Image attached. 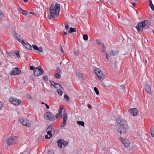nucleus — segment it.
<instances>
[{"label":"nucleus","mask_w":154,"mask_h":154,"mask_svg":"<svg viewBox=\"0 0 154 154\" xmlns=\"http://www.w3.org/2000/svg\"><path fill=\"white\" fill-rule=\"evenodd\" d=\"M50 8V15L48 16V19H50L51 17H56L58 16L60 10V5L59 4L56 3L55 6L54 4H51Z\"/></svg>","instance_id":"f257e3e1"},{"label":"nucleus","mask_w":154,"mask_h":154,"mask_svg":"<svg viewBox=\"0 0 154 154\" xmlns=\"http://www.w3.org/2000/svg\"><path fill=\"white\" fill-rule=\"evenodd\" d=\"M149 22V20H145L138 23L135 27L137 31L139 32H141L143 31V29L149 28V27L148 24Z\"/></svg>","instance_id":"f03ea898"},{"label":"nucleus","mask_w":154,"mask_h":154,"mask_svg":"<svg viewBox=\"0 0 154 154\" xmlns=\"http://www.w3.org/2000/svg\"><path fill=\"white\" fill-rule=\"evenodd\" d=\"M94 71L95 75L100 80H103L104 79V75L100 69L95 67Z\"/></svg>","instance_id":"7ed1b4c3"},{"label":"nucleus","mask_w":154,"mask_h":154,"mask_svg":"<svg viewBox=\"0 0 154 154\" xmlns=\"http://www.w3.org/2000/svg\"><path fill=\"white\" fill-rule=\"evenodd\" d=\"M45 118L50 121L54 120L55 118L54 115L50 112H46L45 114Z\"/></svg>","instance_id":"20e7f679"},{"label":"nucleus","mask_w":154,"mask_h":154,"mask_svg":"<svg viewBox=\"0 0 154 154\" xmlns=\"http://www.w3.org/2000/svg\"><path fill=\"white\" fill-rule=\"evenodd\" d=\"M6 141L8 145H11L16 143L17 140L15 137L10 136L7 139Z\"/></svg>","instance_id":"39448f33"},{"label":"nucleus","mask_w":154,"mask_h":154,"mask_svg":"<svg viewBox=\"0 0 154 154\" xmlns=\"http://www.w3.org/2000/svg\"><path fill=\"white\" fill-rule=\"evenodd\" d=\"M116 122L118 127L128 125L127 122L120 117L117 118L116 120Z\"/></svg>","instance_id":"423d86ee"},{"label":"nucleus","mask_w":154,"mask_h":154,"mask_svg":"<svg viewBox=\"0 0 154 154\" xmlns=\"http://www.w3.org/2000/svg\"><path fill=\"white\" fill-rule=\"evenodd\" d=\"M44 72V70L40 66H38L35 68L34 71V75L35 76L41 75Z\"/></svg>","instance_id":"0eeeda50"},{"label":"nucleus","mask_w":154,"mask_h":154,"mask_svg":"<svg viewBox=\"0 0 154 154\" xmlns=\"http://www.w3.org/2000/svg\"><path fill=\"white\" fill-rule=\"evenodd\" d=\"M67 116V114L65 111L64 110L63 111V122L60 125V126L61 127L63 128L65 126L66 123Z\"/></svg>","instance_id":"6e6552de"},{"label":"nucleus","mask_w":154,"mask_h":154,"mask_svg":"<svg viewBox=\"0 0 154 154\" xmlns=\"http://www.w3.org/2000/svg\"><path fill=\"white\" fill-rule=\"evenodd\" d=\"M118 131L120 134H124L125 133L128 128V125L119 126Z\"/></svg>","instance_id":"1a4fd4ad"},{"label":"nucleus","mask_w":154,"mask_h":154,"mask_svg":"<svg viewBox=\"0 0 154 154\" xmlns=\"http://www.w3.org/2000/svg\"><path fill=\"white\" fill-rule=\"evenodd\" d=\"M19 121L22 123L23 125L27 127H29L31 125V124L29 123L28 120L24 118H21L19 119Z\"/></svg>","instance_id":"9d476101"},{"label":"nucleus","mask_w":154,"mask_h":154,"mask_svg":"<svg viewBox=\"0 0 154 154\" xmlns=\"http://www.w3.org/2000/svg\"><path fill=\"white\" fill-rule=\"evenodd\" d=\"M21 73V71L20 69L18 67H15L11 70V75H20Z\"/></svg>","instance_id":"9b49d317"},{"label":"nucleus","mask_w":154,"mask_h":154,"mask_svg":"<svg viewBox=\"0 0 154 154\" xmlns=\"http://www.w3.org/2000/svg\"><path fill=\"white\" fill-rule=\"evenodd\" d=\"M9 100L10 102L16 106L18 105L21 102L20 100H18L14 98H10Z\"/></svg>","instance_id":"f8f14e48"},{"label":"nucleus","mask_w":154,"mask_h":154,"mask_svg":"<svg viewBox=\"0 0 154 154\" xmlns=\"http://www.w3.org/2000/svg\"><path fill=\"white\" fill-rule=\"evenodd\" d=\"M13 32L14 33V36L16 37L19 42L22 43L24 41V40L20 39L21 35L17 33L14 30H13Z\"/></svg>","instance_id":"ddd939ff"},{"label":"nucleus","mask_w":154,"mask_h":154,"mask_svg":"<svg viewBox=\"0 0 154 154\" xmlns=\"http://www.w3.org/2000/svg\"><path fill=\"white\" fill-rule=\"evenodd\" d=\"M128 112L131 115L134 116L137 115L138 112V110L136 108H132L131 109H129Z\"/></svg>","instance_id":"4468645a"},{"label":"nucleus","mask_w":154,"mask_h":154,"mask_svg":"<svg viewBox=\"0 0 154 154\" xmlns=\"http://www.w3.org/2000/svg\"><path fill=\"white\" fill-rule=\"evenodd\" d=\"M144 89L145 91L149 95H152L151 88L148 84H145L144 86Z\"/></svg>","instance_id":"2eb2a0df"},{"label":"nucleus","mask_w":154,"mask_h":154,"mask_svg":"<svg viewBox=\"0 0 154 154\" xmlns=\"http://www.w3.org/2000/svg\"><path fill=\"white\" fill-rule=\"evenodd\" d=\"M32 47L33 49L37 51V53H39L43 52V49L41 46H40L39 48H38L36 45H32Z\"/></svg>","instance_id":"dca6fc26"},{"label":"nucleus","mask_w":154,"mask_h":154,"mask_svg":"<svg viewBox=\"0 0 154 154\" xmlns=\"http://www.w3.org/2000/svg\"><path fill=\"white\" fill-rule=\"evenodd\" d=\"M22 44L24 45V46L28 49L29 50H32V47L31 45L29 44L28 42H24V41L22 43Z\"/></svg>","instance_id":"f3484780"},{"label":"nucleus","mask_w":154,"mask_h":154,"mask_svg":"<svg viewBox=\"0 0 154 154\" xmlns=\"http://www.w3.org/2000/svg\"><path fill=\"white\" fill-rule=\"evenodd\" d=\"M122 143L126 147H128L129 146L130 143L128 140H122Z\"/></svg>","instance_id":"a211bd4d"},{"label":"nucleus","mask_w":154,"mask_h":154,"mask_svg":"<svg viewBox=\"0 0 154 154\" xmlns=\"http://www.w3.org/2000/svg\"><path fill=\"white\" fill-rule=\"evenodd\" d=\"M119 51L118 50H111L110 51V54L111 56H114L118 54Z\"/></svg>","instance_id":"6ab92c4d"},{"label":"nucleus","mask_w":154,"mask_h":154,"mask_svg":"<svg viewBox=\"0 0 154 154\" xmlns=\"http://www.w3.org/2000/svg\"><path fill=\"white\" fill-rule=\"evenodd\" d=\"M62 139H59L57 141V145L58 147L61 148H62Z\"/></svg>","instance_id":"aec40b11"},{"label":"nucleus","mask_w":154,"mask_h":154,"mask_svg":"<svg viewBox=\"0 0 154 154\" xmlns=\"http://www.w3.org/2000/svg\"><path fill=\"white\" fill-rule=\"evenodd\" d=\"M149 6L152 11H154V6L152 4V0H149Z\"/></svg>","instance_id":"412c9836"},{"label":"nucleus","mask_w":154,"mask_h":154,"mask_svg":"<svg viewBox=\"0 0 154 154\" xmlns=\"http://www.w3.org/2000/svg\"><path fill=\"white\" fill-rule=\"evenodd\" d=\"M150 133L152 137H154V126H152L150 128Z\"/></svg>","instance_id":"4be33fe9"},{"label":"nucleus","mask_w":154,"mask_h":154,"mask_svg":"<svg viewBox=\"0 0 154 154\" xmlns=\"http://www.w3.org/2000/svg\"><path fill=\"white\" fill-rule=\"evenodd\" d=\"M12 54L16 55L18 58H20V57L19 51H18L16 50L13 51Z\"/></svg>","instance_id":"5701e85b"},{"label":"nucleus","mask_w":154,"mask_h":154,"mask_svg":"<svg viewBox=\"0 0 154 154\" xmlns=\"http://www.w3.org/2000/svg\"><path fill=\"white\" fill-rule=\"evenodd\" d=\"M49 130V131H54V133L55 132V130H54V128H53V126L51 125H49L48 126L46 130Z\"/></svg>","instance_id":"b1692460"},{"label":"nucleus","mask_w":154,"mask_h":154,"mask_svg":"<svg viewBox=\"0 0 154 154\" xmlns=\"http://www.w3.org/2000/svg\"><path fill=\"white\" fill-rule=\"evenodd\" d=\"M76 32V29L75 28L70 27L69 28V30L68 32L69 33H71Z\"/></svg>","instance_id":"393cba45"},{"label":"nucleus","mask_w":154,"mask_h":154,"mask_svg":"<svg viewBox=\"0 0 154 154\" xmlns=\"http://www.w3.org/2000/svg\"><path fill=\"white\" fill-rule=\"evenodd\" d=\"M77 123L79 125L82 126H84L85 123L83 121H77Z\"/></svg>","instance_id":"a878e982"},{"label":"nucleus","mask_w":154,"mask_h":154,"mask_svg":"<svg viewBox=\"0 0 154 154\" xmlns=\"http://www.w3.org/2000/svg\"><path fill=\"white\" fill-rule=\"evenodd\" d=\"M43 79L45 82H47L48 81V76L44 75L43 76Z\"/></svg>","instance_id":"bb28decb"},{"label":"nucleus","mask_w":154,"mask_h":154,"mask_svg":"<svg viewBox=\"0 0 154 154\" xmlns=\"http://www.w3.org/2000/svg\"><path fill=\"white\" fill-rule=\"evenodd\" d=\"M54 87L55 88H60L61 89L63 88L60 85L57 83L54 86Z\"/></svg>","instance_id":"cd10ccee"},{"label":"nucleus","mask_w":154,"mask_h":154,"mask_svg":"<svg viewBox=\"0 0 154 154\" xmlns=\"http://www.w3.org/2000/svg\"><path fill=\"white\" fill-rule=\"evenodd\" d=\"M83 39L86 41L88 40V35L86 34H84L83 35Z\"/></svg>","instance_id":"c85d7f7f"},{"label":"nucleus","mask_w":154,"mask_h":154,"mask_svg":"<svg viewBox=\"0 0 154 154\" xmlns=\"http://www.w3.org/2000/svg\"><path fill=\"white\" fill-rule=\"evenodd\" d=\"M102 46H103V47H102V48H101V49L102 50L104 54H105L106 53V51H105L106 48L105 47L104 45L103 44H102Z\"/></svg>","instance_id":"c756f323"},{"label":"nucleus","mask_w":154,"mask_h":154,"mask_svg":"<svg viewBox=\"0 0 154 154\" xmlns=\"http://www.w3.org/2000/svg\"><path fill=\"white\" fill-rule=\"evenodd\" d=\"M54 77L55 78L60 79L61 77V75L59 73H57L55 75Z\"/></svg>","instance_id":"7c9ffc66"},{"label":"nucleus","mask_w":154,"mask_h":154,"mask_svg":"<svg viewBox=\"0 0 154 154\" xmlns=\"http://www.w3.org/2000/svg\"><path fill=\"white\" fill-rule=\"evenodd\" d=\"M57 91L58 94L60 95L61 96L63 94V92L60 89H57Z\"/></svg>","instance_id":"2f4dec72"},{"label":"nucleus","mask_w":154,"mask_h":154,"mask_svg":"<svg viewBox=\"0 0 154 154\" xmlns=\"http://www.w3.org/2000/svg\"><path fill=\"white\" fill-rule=\"evenodd\" d=\"M63 144L65 146H66L68 144V143L67 141H65L63 139H62Z\"/></svg>","instance_id":"473e14b6"},{"label":"nucleus","mask_w":154,"mask_h":154,"mask_svg":"<svg viewBox=\"0 0 154 154\" xmlns=\"http://www.w3.org/2000/svg\"><path fill=\"white\" fill-rule=\"evenodd\" d=\"M76 76L78 77H81L82 76V74H81L80 72H77L76 71Z\"/></svg>","instance_id":"72a5a7b5"},{"label":"nucleus","mask_w":154,"mask_h":154,"mask_svg":"<svg viewBox=\"0 0 154 154\" xmlns=\"http://www.w3.org/2000/svg\"><path fill=\"white\" fill-rule=\"evenodd\" d=\"M94 90L96 94L98 95L99 94V91L96 87L94 88Z\"/></svg>","instance_id":"f704fd0d"},{"label":"nucleus","mask_w":154,"mask_h":154,"mask_svg":"<svg viewBox=\"0 0 154 154\" xmlns=\"http://www.w3.org/2000/svg\"><path fill=\"white\" fill-rule=\"evenodd\" d=\"M64 98L67 101H68L69 100V98L68 96L66 94H64Z\"/></svg>","instance_id":"c9c22d12"},{"label":"nucleus","mask_w":154,"mask_h":154,"mask_svg":"<svg viewBox=\"0 0 154 154\" xmlns=\"http://www.w3.org/2000/svg\"><path fill=\"white\" fill-rule=\"evenodd\" d=\"M22 13L23 15H27V14H28V12L27 11L24 10L23 12H22Z\"/></svg>","instance_id":"e433bc0d"},{"label":"nucleus","mask_w":154,"mask_h":154,"mask_svg":"<svg viewBox=\"0 0 154 154\" xmlns=\"http://www.w3.org/2000/svg\"><path fill=\"white\" fill-rule=\"evenodd\" d=\"M51 85L54 87L55 85L57 83L55 82L54 81L51 80H49Z\"/></svg>","instance_id":"4c0bfd02"},{"label":"nucleus","mask_w":154,"mask_h":154,"mask_svg":"<svg viewBox=\"0 0 154 154\" xmlns=\"http://www.w3.org/2000/svg\"><path fill=\"white\" fill-rule=\"evenodd\" d=\"M4 17V16L3 15L2 13L0 11V21Z\"/></svg>","instance_id":"58836bf2"},{"label":"nucleus","mask_w":154,"mask_h":154,"mask_svg":"<svg viewBox=\"0 0 154 154\" xmlns=\"http://www.w3.org/2000/svg\"><path fill=\"white\" fill-rule=\"evenodd\" d=\"M74 54L76 56H78L79 54V51L77 50L75 51Z\"/></svg>","instance_id":"ea45409f"},{"label":"nucleus","mask_w":154,"mask_h":154,"mask_svg":"<svg viewBox=\"0 0 154 154\" xmlns=\"http://www.w3.org/2000/svg\"><path fill=\"white\" fill-rule=\"evenodd\" d=\"M35 67L33 66H31L30 67V69L31 70H33V71L34 73V71L35 70Z\"/></svg>","instance_id":"a19ab883"},{"label":"nucleus","mask_w":154,"mask_h":154,"mask_svg":"<svg viewBox=\"0 0 154 154\" xmlns=\"http://www.w3.org/2000/svg\"><path fill=\"white\" fill-rule=\"evenodd\" d=\"M6 53L7 55V57L8 56H11L12 55V53L11 52H9L7 51H6Z\"/></svg>","instance_id":"79ce46f5"},{"label":"nucleus","mask_w":154,"mask_h":154,"mask_svg":"<svg viewBox=\"0 0 154 154\" xmlns=\"http://www.w3.org/2000/svg\"><path fill=\"white\" fill-rule=\"evenodd\" d=\"M105 54L106 58L107 60H108L109 59V55L107 53V52H106L104 54Z\"/></svg>","instance_id":"37998d69"},{"label":"nucleus","mask_w":154,"mask_h":154,"mask_svg":"<svg viewBox=\"0 0 154 154\" xmlns=\"http://www.w3.org/2000/svg\"><path fill=\"white\" fill-rule=\"evenodd\" d=\"M57 72H58L57 73H60L61 72V70L60 69L59 67H58L57 68Z\"/></svg>","instance_id":"c03bdc74"},{"label":"nucleus","mask_w":154,"mask_h":154,"mask_svg":"<svg viewBox=\"0 0 154 154\" xmlns=\"http://www.w3.org/2000/svg\"><path fill=\"white\" fill-rule=\"evenodd\" d=\"M96 41L97 43L99 45H100V46H101L102 44H101V42L98 40H97Z\"/></svg>","instance_id":"a18cd8bd"},{"label":"nucleus","mask_w":154,"mask_h":154,"mask_svg":"<svg viewBox=\"0 0 154 154\" xmlns=\"http://www.w3.org/2000/svg\"><path fill=\"white\" fill-rule=\"evenodd\" d=\"M63 109V108H62L61 107L59 109V110H58V112H59L58 113L60 114V113L62 112Z\"/></svg>","instance_id":"49530a36"},{"label":"nucleus","mask_w":154,"mask_h":154,"mask_svg":"<svg viewBox=\"0 0 154 154\" xmlns=\"http://www.w3.org/2000/svg\"><path fill=\"white\" fill-rule=\"evenodd\" d=\"M60 115H61V116H62V114H60V113H57L56 115H55V117H56V118L57 119V117L59 116Z\"/></svg>","instance_id":"de8ad7c7"},{"label":"nucleus","mask_w":154,"mask_h":154,"mask_svg":"<svg viewBox=\"0 0 154 154\" xmlns=\"http://www.w3.org/2000/svg\"><path fill=\"white\" fill-rule=\"evenodd\" d=\"M45 138L46 139H50V137H48L47 135L45 136Z\"/></svg>","instance_id":"09e8293b"},{"label":"nucleus","mask_w":154,"mask_h":154,"mask_svg":"<svg viewBox=\"0 0 154 154\" xmlns=\"http://www.w3.org/2000/svg\"><path fill=\"white\" fill-rule=\"evenodd\" d=\"M18 10L21 13L24 10L22 8H20V7H19V8H18Z\"/></svg>","instance_id":"8fccbe9b"},{"label":"nucleus","mask_w":154,"mask_h":154,"mask_svg":"<svg viewBox=\"0 0 154 154\" xmlns=\"http://www.w3.org/2000/svg\"><path fill=\"white\" fill-rule=\"evenodd\" d=\"M65 29H69V26L68 25H67V24H65Z\"/></svg>","instance_id":"3c124183"},{"label":"nucleus","mask_w":154,"mask_h":154,"mask_svg":"<svg viewBox=\"0 0 154 154\" xmlns=\"http://www.w3.org/2000/svg\"><path fill=\"white\" fill-rule=\"evenodd\" d=\"M51 133V131H47V134L48 135H49Z\"/></svg>","instance_id":"603ef678"},{"label":"nucleus","mask_w":154,"mask_h":154,"mask_svg":"<svg viewBox=\"0 0 154 154\" xmlns=\"http://www.w3.org/2000/svg\"><path fill=\"white\" fill-rule=\"evenodd\" d=\"M45 105L46 107V108L47 109H49V106L46 104H45Z\"/></svg>","instance_id":"864d4df0"},{"label":"nucleus","mask_w":154,"mask_h":154,"mask_svg":"<svg viewBox=\"0 0 154 154\" xmlns=\"http://www.w3.org/2000/svg\"><path fill=\"white\" fill-rule=\"evenodd\" d=\"M88 106V108H91V106L90 104H88V106Z\"/></svg>","instance_id":"5fc2aeb1"},{"label":"nucleus","mask_w":154,"mask_h":154,"mask_svg":"<svg viewBox=\"0 0 154 154\" xmlns=\"http://www.w3.org/2000/svg\"><path fill=\"white\" fill-rule=\"evenodd\" d=\"M63 34L65 35H66L67 34V33L63 31Z\"/></svg>","instance_id":"6e6d98bb"},{"label":"nucleus","mask_w":154,"mask_h":154,"mask_svg":"<svg viewBox=\"0 0 154 154\" xmlns=\"http://www.w3.org/2000/svg\"><path fill=\"white\" fill-rule=\"evenodd\" d=\"M60 50L62 52V53H64V51L63 50V49H62V47H61V48H60Z\"/></svg>","instance_id":"4d7b16f0"},{"label":"nucleus","mask_w":154,"mask_h":154,"mask_svg":"<svg viewBox=\"0 0 154 154\" xmlns=\"http://www.w3.org/2000/svg\"><path fill=\"white\" fill-rule=\"evenodd\" d=\"M132 5L134 6L135 7L136 5V3L134 2H133L132 3Z\"/></svg>","instance_id":"13d9d810"},{"label":"nucleus","mask_w":154,"mask_h":154,"mask_svg":"<svg viewBox=\"0 0 154 154\" xmlns=\"http://www.w3.org/2000/svg\"><path fill=\"white\" fill-rule=\"evenodd\" d=\"M2 103L0 101V107H1L2 106Z\"/></svg>","instance_id":"bf43d9fd"},{"label":"nucleus","mask_w":154,"mask_h":154,"mask_svg":"<svg viewBox=\"0 0 154 154\" xmlns=\"http://www.w3.org/2000/svg\"><path fill=\"white\" fill-rule=\"evenodd\" d=\"M29 14H35L34 13H33L32 12H30Z\"/></svg>","instance_id":"052dcab7"},{"label":"nucleus","mask_w":154,"mask_h":154,"mask_svg":"<svg viewBox=\"0 0 154 154\" xmlns=\"http://www.w3.org/2000/svg\"><path fill=\"white\" fill-rule=\"evenodd\" d=\"M49 135V137H50V138H51V137H52V134H51H51H50Z\"/></svg>","instance_id":"680f3d73"},{"label":"nucleus","mask_w":154,"mask_h":154,"mask_svg":"<svg viewBox=\"0 0 154 154\" xmlns=\"http://www.w3.org/2000/svg\"><path fill=\"white\" fill-rule=\"evenodd\" d=\"M120 139L121 140L122 142V140H124L122 139V137H120Z\"/></svg>","instance_id":"e2e57ef3"},{"label":"nucleus","mask_w":154,"mask_h":154,"mask_svg":"<svg viewBox=\"0 0 154 154\" xmlns=\"http://www.w3.org/2000/svg\"><path fill=\"white\" fill-rule=\"evenodd\" d=\"M29 0H23L24 2H27Z\"/></svg>","instance_id":"0e129e2a"},{"label":"nucleus","mask_w":154,"mask_h":154,"mask_svg":"<svg viewBox=\"0 0 154 154\" xmlns=\"http://www.w3.org/2000/svg\"><path fill=\"white\" fill-rule=\"evenodd\" d=\"M124 89V90H125V87L124 85H122V87Z\"/></svg>","instance_id":"69168bd1"},{"label":"nucleus","mask_w":154,"mask_h":154,"mask_svg":"<svg viewBox=\"0 0 154 154\" xmlns=\"http://www.w3.org/2000/svg\"><path fill=\"white\" fill-rule=\"evenodd\" d=\"M41 103L42 104H45V103L44 102H42Z\"/></svg>","instance_id":"338daca9"},{"label":"nucleus","mask_w":154,"mask_h":154,"mask_svg":"<svg viewBox=\"0 0 154 154\" xmlns=\"http://www.w3.org/2000/svg\"><path fill=\"white\" fill-rule=\"evenodd\" d=\"M2 63L1 61H0V65H2Z\"/></svg>","instance_id":"774afa93"}]
</instances>
